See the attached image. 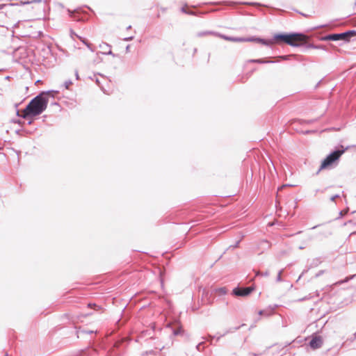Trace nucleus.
<instances>
[{
	"mask_svg": "<svg viewBox=\"0 0 356 356\" xmlns=\"http://www.w3.org/2000/svg\"><path fill=\"white\" fill-rule=\"evenodd\" d=\"M257 40L258 43L266 46H271L275 42H282L292 47H298L307 43L308 37L302 33H279L275 34L272 39L266 40L259 38Z\"/></svg>",
	"mask_w": 356,
	"mask_h": 356,
	"instance_id": "obj_1",
	"label": "nucleus"
},
{
	"mask_svg": "<svg viewBox=\"0 0 356 356\" xmlns=\"http://www.w3.org/2000/svg\"><path fill=\"white\" fill-rule=\"evenodd\" d=\"M48 93L42 92L37 95L22 111V114H19V111H17V115L26 119L41 114L47 108L49 102Z\"/></svg>",
	"mask_w": 356,
	"mask_h": 356,
	"instance_id": "obj_2",
	"label": "nucleus"
},
{
	"mask_svg": "<svg viewBox=\"0 0 356 356\" xmlns=\"http://www.w3.org/2000/svg\"><path fill=\"white\" fill-rule=\"evenodd\" d=\"M344 152V150H336L330 153L327 157L322 161L319 170L323 169L329 168L334 162L337 161L341 155Z\"/></svg>",
	"mask_w": 356,
	"mask_h": 356,
	"instance_id": "obj_3",
	"label": "nucleus"
},
{
	"mask_svg": "<svg viewBox=\"0 0 356 356\" xmlns=\"http://www.w3.org/2000/svg\"><path fill=\"white\" fill-rule=\"evenodd\" d=\"M3 13L9 18L13 19L15 21L16 15L19 13V5L17 3H7L4 6Z\"/></svg>",
	"mask_w": 356,
	"mask_h": 356,
	"instance_id": "obj_4",
	"label": "nucleus"
},
{
	"mask_svg": "<svg viewBox=\"0 0 356 356\" xmlns=\"http://www.w3.org/2000/svg\"><path fill=\"white\" fill-rule=\"evenodd\" d=\"M347 33H334V34H330L327 35L325 36H323L321 38V40L327 41V40H332V41H337V40H346V35Z\"/></svg>",
	"mask_w": 356,
	"mask_h": 356,
	"instance_id": "obj_5",
	"label": "nucleus"
},
{
	"mask_svg": "<svg viewBox=\"0 0 356 356\" xmlns=\"http://www.w3.org/2000/svg\"><path fill=\"white\" fill-rule=\"evenodd\" d=\"M252 291V289L251 287H245V288H235L233 290V294L236 296H246L249 295Z\"/></svg>",
	"mask_w": 356,
	"mask_h": 356,
	"instance_id": "obj_6",
	"label": "nucleus"
},
{
	"mask_svg": "<svg viewBox=\"0 0 356 356\" xmlns=\"http://www.w3.org/2000/svg\"><path fill=\"white\" fill-rule=\"evenodd\" d=\"M277 307H278L277 305H269L266 309L259 311L258 314L260 316H270L274 314V312Z\"/></svg>",
	"mask_w": 356,
	"mask_h": 356,
	"instance_id": "obj_7",
	"label": "nucleus"
},
{
	"mask_svg": "<svg viewBox=\"0 0 356 356\" xmlns=\"http://www.w3.org/2000/svg\"><path fill=\"white\" fill-rule=\"evenodd\" d=\"M322 345L323 341L321 337H315L309 342V346L312 349L319 348Z\"/></svg>",
	"mask_w": 356,
	"mask_h": 356,
	"instance_id": "obj_8",
	"label": "nucleus"
},
{
	"mask_svg": "<svg viewBox=\"0 0 356 356\" xmlns=\"http://www.w3.org/2000/svg\"><path fill=\"white\" fill-rule=\"evenodd\" d=\"M216 36L223 38L225 40H228V41L241 42V38L229 37V36L222 35V34L218 33H217Z\"/></svg>",
	"mask_w": 356,
	"mask_h": 356,
	"instance_id": "obj_9",
	"label": "nucleus"
},
{
	"mask_svg": "<svg viewBox=\"0 0 356 356\" xmlns=\"http://www.w3.org/2000/svg\"><path fill=\"white\" fill-rule=\"evenodd\" d=\"M249 62L264 64V63H274L276 61L266 60V59H251L249 60Z\"/></svg>",
	"mask_w": 356,
	"mask_h": 356,
	"instance_id": "obj_10",
	"label": "nucleus"
},
{
	"mask_svg": "<svg viewBox=\"0 0 356 356\" xmlns=\"http://www.w3.org/2000/svg\"><path fill=\"white\" fill-rule=\"evenodd\" d=\"M306 47L308 49H323L325 51H327V49L323 45H316L314 44H306Z\"/></svg>",
	"mask_w": 356,
	"mask_h": 356,
	"instance_id": "obj_11",
	"label": "nucleus"
},
{
	"mask_svg": "<svg viewBox=\"0 0 356 356\" xmlns=\"http://www.w3.org/2000/svg\"><path fill=\"white\" fill-rule=\"evenodd\" d=\"M312 240V236H307L303 241V243L302 245L298 246V249L299 250H303L306 248L307 243L309 241H310Z\"/></svg>",
	"mask_w": 356,
	"mask_h": 356,
	"instance_id": "obj_12",
	"label": "nucleus"
},
{
	"mask_svg": "<svg viewBox=\"0 0 356 356\" xmlns=\"http://www.w3.org/2000/svg\"><path fill=\"white\" fill-rule=\"evenodd\" d=\"M259 38L250 37V38H241V42H258Z\"/></svg>",
	"mask_w": 356,
	"mask_h": 356,
	"instance_id": "obj_13",
	"label": "nucleus"
},
{
	"mask_svg": "<svg viewBox=\"0 0 356 356\" xmlns=\"http://www.w3.org/2000/svg\"><path fill=\"white\" fill-rule=\"evenodd\" d=\"M207 35H213L216 36L217 33L213 32V31H204V32H200L197 33V36H199V37H202V36Z\"/></svg>",
	"mask_w": 356,
	"mask_h": 356,
	"instance_id": "obj_14",
	"label": "nucleus"
},
{
	"mask_svg": "<svg viewBox=\"0 0 356 356\" xmlns=\"http://www.w3.org/2000/svg\"><path fill=\"white\" fill-rule=\"evenodd\" d=\"M216 291L219 294V295H225L227 292L226 288L225 287H222V288H219V289H217L216 290Z\"/></svg>",
	"mask_w": 356,
	"mask_h": 356,
	"instance_id": "obj_15",
	"label": "nucleus"
},
{
	"mask_svg": "<svg viewBox=\"0 0 356 356\" xmlns=\"http://www.w3.org/2000/svg\"><path fill=\"white\" fill-rule=\"evenodd\" d=\"M104 46H105L106 47L108 48L109 50L108 51H105L104 52L103 54H106V55H112L113 56H115V54H113L112 51L111 50V46L108 45V44H104Z\"/></svg>",
	"mask_w": 356,
	"mask_h": 356,
	"instance_id": "obj_16",
	"label": "nucleus"
},
{
	"mask_svg": "<svg viewBox=\"0 0 356 356\" xmlns=\"http://www.w3.org/2000/svg\"><path fill=\"white\" fill-rule=\"evenodd\" d=\"M343 33H347L346 35V40H348V37L351 35H355L356 34V32L355 31H348L346 32H344Z\"/></svg>",
	"mask_w": 356,
	"mask_h": 356,
	"instance_id": "obj_17",
	"label": "nucleus"
},
{
	"mask_svg": "<svg viewBox=\"0 0 356 356\" xmlns=\"http://www.w3.org/2000/svg\"><path fill=\"white\" fill-rule=\"evenodd\" d=\"M283 273V269L280 270L277 274V276L276 277V281L280 282H282V273Z\"/></svg>",
	"mask_w": 356,
	"mask_h": 356,
	"instance_id": "obj_18",
	"label": "nucleus"
},
{
	"mask_svg": "<svg viewBox=\"0 0 356 356\" xmlns=\"http://www.w3.org/2000/svg\"><path fill=\"white\" fill-rule=\"evenodd\" d=\"M348 212V209H346L343 211H341L339 213V217L337 218H340L341 217H343L344 215L347 214Z\"/></svg>",
	"mask_w": 356,
	"mask_h": 356,
	"instance_id": "obj_19",
	"label": "nucleus"
},
{
	"mask_svg": "<svg viewBox=\"0 0 356 356\" xmlns=\"http://www.w3.org/2000/svg\"><path fill=\"white\" fill-rule=\"evenodd\" d=\"M181 332H182V329L181 327H179L177 329H175L173 330V334L175 336H177V335L180 334L181 333Z\"/></svg>",
	"mask_w": 356,
	"mask_h": 356,
	"instance_id": "obj_20",
	"label": "nucleus"
},
{
	"mask_svg": "<svg viewBox=\"0 0 356 356\" xmlns=\"http://www.w3.org/2000/svg\"><path fill=\"white\" fill-rule=\"evenodd\" d=\"M82 42L88 47V48L91 51H94V49L92 48V44L88 42H86L85 40H82Z\"/></svg>",
	"mask_w": 356,
	"mask_h": 356,
	"instance_id": "obj_21",
	"label": "nucleus"
},
{
	"mask_svg": "<svg viewBox=\"0 0 356 356\" xmlns=\"http://www.w3.org/2000/svg\"><path fill=\"white\" fill-rule=\"evenodd\" d=\"M82 42L88 47V48L91 51H94V49L92 48V44L88 42H86L85 40H82Z\"/></svg>",
	"mask_w": 356,
	"mask_h": 356,
	"instance_id": "obj_22",
	"label": "nucleus"
},
{
	"mask_svg": "<svg viewBox=\"0 0 356 356\" xmlns=\"http://www.w3.org/2000/svg\"><path fill=\"white\" fill-rule=\"evenodd\" d=\"M72 84V82L70 80L66 81L64 83V86L66 89H69L70 86Z\"/></svg>",
	"mask_w": 356,
	"mask_h": 356,
	"instance_id": "obj_23",
	"label": "nucleus"
},
{
	"mask_svg": "<svg viewBox=\"0 0 356 356\" xmlns=\"http://www.w3.org/2000/svg\"><path fill=\"white\" fill-rule=\"evenodd\" d=\"M261 275L265 276V277H268L269 275V272L268 270L263 272V273L257 272V275Z\"/></svg>",
	"mask_w": 356,
	"mask_h": 356,
	"instance_id": "obj_24",
	"label": "nucleus"
},
{
	"mask_svg": "<svg viewBox=\"0 0 356 356\" xmlns=\"http://www.w3.org/2000/svg\"><path fill=\"white\" fill-rule=\"evenodd\" d=\"M67 11L70 17H72V18H74V14L75 10L72 11V10H71L70 9H67Z\"/></svg>",
	"mask_w": 356,
	"mask_h": 356,
	"instance_id": "obj_25",
	"label": "nucleus"
},
{
	"mask_svg": "<svg viewBox=\"0 0 356 356\" xmlns=\"http://www.w3.org/2000/svg\"><path fill=\"white\" fill-rule=\"evenodd\" d=\"M204 342H200L199 343L197 346H196V349L198 350V351H201L202 350V346L203 345Z\"/></svg>",
	"mask_w": 356,
	"mask_h": 356,
	"instance_id": "obj_26",
	"label": "nucleus"
},
{
	"mask_svg": "<svg viewBox=\"0 0 356 356\" xmlns=\"http://www.w3.org/2000/svg\"><path fill=\"white\" fill-rule=\"evenodd\" d=\"M186 6H187V4H184V7H182V8H181V11L183 13L187 14V12L188 11V10H187V9L186 8Z\"/></svg>",
	"mask_w": 356,
	"mask_h": 356,
	"instance_id": "obj_27",
	"label": "nucleus"
},
{
	"mask_svg": "<svg viewBox=\"0 0 356 356\" xmlns=\"http://www.w3.org/2000/svg\"><path fill=\"white\" fill-rule=\"evenodd\" d=\"M339 197V195H334L330 197V200L334 202L337 198Z\"/></svg>",
	"mask_w": 356,
	"mask_h": 356,
	"instance_id": "obj_28",
	"label": "nucleus"
},
{
	"mask_svg": "<svg viewBox=\"0 0 356 356\" xmlns=\"http://www.w3.org/2000/svg\"><path fill=\"white\" fill-rule=\"evenodd\" d=\"M134 36H130V37L124 38L123 40L125 41H130V40H132L134 39Z\"/></svg>",
	"mask_w": 356,
	"mask_h": 356,
	"instance_id": "obj_29",
	"label": "nucleus"
},
{
	"mask_svg": "<svg viewBox=\"0 0 356 356\" xmlns=\"http://www.w3.org/2000/svg\"><path fill=\"white\" fill-rule=\"evenodd\" d=\"M289 56H279V58H280L282 60H287Z\"/></svg>",
	"mask_w": 356,
	"mask_h": 356,
	"instance_id": "obj_30",
	"label": "nucleus"
},
{
	"mask_svg": "<svg viewBox=\"0 0 356 356\" xmlns=\"http://www.w3.org/2000/svg\"><path fill=\"white\" fill-rule=\"evenodd\" d=\"M314 262L315 265H317L318 264L321 263V261L320 260V259L316 258V259H314Z\"/></svg>",
	"mask_w": 356,
	"mask_h": 356,
	"instance_id": "obj_31",
	"label": "nucleus"
},
{
	"mask_svg": "<svg viewBox=\"0 0 356 356\" xmlns=\"http://www.w3.org/2000/svg\"><path fill=\"white\" fill-rule=\"evenodd\" d=\"M261 244L265 245L267 248L269 247V243L267 241H262Z\"/></svg>",
	"mask_w": 356,
	"mask_h": 356,
	"instance_id": "obj_32",
	"label": "nucleus"
},
{
	"mask_svg": "<svg viewBox=\"0 0 356 356\" xmlns=\"http://www.w3.org/2000/svg\"><path fill=\"white\" fill-rule=\"evenodd\" d=\"M187 15H196V13L188 10V11L187 12Z\"/></svg>",
	"mask_w": 356,
	"mask_h": 356,
	"instance_id": "obj_33",
	"label": "nucleus"
},
{
	"mask_svg": "<svg viewBox=\"0 0 356 356\" xmlns=\"http://www.w3.org/2000/svg\"><path fill=\"white\" fill-rule=\"evenodd\" d=\"M239 243H240V241H238L236 242L235 245H231V247H233L234 248H237L238 246Z\"/></svg>",
	"mask_w": 356,
	"mask_h": 356,
	"instance_id": "obj_34",
	"label": "nucleus"
},
{
	"mask_svg": "<svg viewBox=\"0 0 356 356\" xmlns=\"http://www.w3.org/2000/svg\"><path fill=\"white\" fill-rule=\"evenodd\" d=\"M318 192L323 193L324 190L316 189L315 191V195H316L317 193H318Z\"/></svg>",
	"mask_w": 356,
	"mask_h": 356,
	"instance_id": "obj_35",
	"label": "nucleus"
},
{
	"mask_svg": "<svg viewBox=\"0 0 356 356\" xmlns=\"http://www.w3.org/2000/svg\"><path fill=\"white\" fill-rule=\"evenodd\" d=\"M239 327H234L233 330H231V331H229V332H234V331H236V330H238V329H239Z\"/></svg>",
	"mask_w": 356,
	"mask_h": 356,
	"instance_id": "obj_36",
	"label": "nucleus"
},
{
	"mask_svg": "<svg viewBox=\"0 0 356 356\" xmlns=\"http://www.w3.org/2000/svg\"><path fill=\"white\" fill-rule=\"evenodd\" d=\"M6 5V4H0V10H1V9L4 10V6H5Z\"/></svg>",
	"mask_w": 356,
	"mask_h": 356,
	"instance_id": "obj_37",
	"label": "nucleus"
},
{
	"mask_svg": "<svg viewBox=\"0 0 356 356\" xmlns=\"http://www.w3.org/2000/svg\"><path fill=\"white\" fill-rule=\"evenodd\" d=\"M75 75H76V79H79V74H78V72H77V71H76V72H75Z\"/></svg>",
	"mask_w": 356,
	"mask_h": 356,
	"instance_id": "obj_38",
	"label": "nucleus"
},
{
	"mask_svg": "<svg viewBox=\"0 0 356 356\" xmlns=\"http://www.w3.org/2000/svg\"><path fill=\"white\" fill-rule=\"evenodd\" d=\"M323 273V270H321V271H320V272L316 275V276H320V275H322Z\"/></svg>",
	"mask_w": 356,
	"mask_h": 356,
	"instance_id": "obj_39",
	"label": "nucleus"
},
{
	"mask_svg": "<svg viewBox=\"0 0 356 356\" xmlns=\"http://www.w3.org/2000/svg\"><path fill=\"white\" fill-rule=\"evenodd\" d=\"M19 20H17V23H15V24H14V27H17V25H18V24H19Z\"/></svg>",
	"mask_w": 356,
	"mask_h": 356,
	"instance_id": "obj_40",
	"label": "nucleus"
},
{
	"mask_svg": "<svg viewBox=\"0 0 356 356\" xmlns=\"http://www.w3.org/2000/svg\"><path fill=\"white\" fill-rule=\"evenodd\" d=\"M126 51H129V45H127V47H126Z\"/></svg>",
	"mask_w": 356,
	"mask_h": 356,
	"instance_id": "obj_41",
	"label": "nucleus"
},
{
	"mask_svg": "<svg viewBox=\"0 0 356 356\" xmlns=\"http://www.w3.org/2000/svg\"><path fill=\"white\" fill-rule=\"evenodd\" d=\"M131 28V26H129L127 28V30H129V29H130Z\"/></svg>",
	"mask_w": 356,
	"mask_h": 356,
	"instance_id": "obj_42",
	"label": "nucleus"
},
{
	"mask_svg": "<svg viewBox=\"0 0 356 356\" xmlns=\"http://www.w3.org/2000/svg\"><path fill=\"white\" fill-rule=\"evenodd\" d=\"M96 82L98 85H99V81L98 79H97Z\"/></svg>",
	"mask_w": 356,
	"mask_h": 356,
	"instance_id": "obj_43",
	"label": "nucleus"
},
{
	"mask_svg": "<svg viewBox=\"0 0 356 356\" xmlns=\"http://www.w3.org/2000/svg\"><path fill=\"white\" fill-rule=\"evenodd\" d=\"M26 3H29V2H26ZM22 4H26V2L22 3Z\"/></svg>",
	"mask_w": 356,
	"mask_h": 356,
	"instance_id": "obj_44",
	"label": "nucleus"
}]
</instances>
